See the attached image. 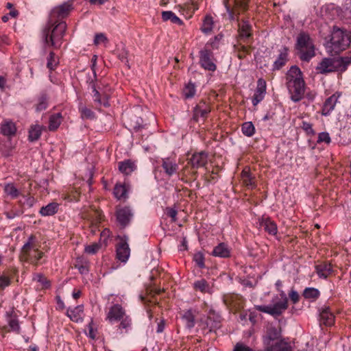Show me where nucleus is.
Returning a JSON list of instances; mask_svg holds the SVG:
<instances>
[{"label": "nucleus", "instance_id": "1", "mask_svg": "<svg viewBox=\"0 0 351 351\" xmlns=\"http://www.w3.org/2000/svg\"><path fill=\"white\" fill-rule=\"evenodd\" d=\"M249 0H223V4L230 21H236L238 23L239 36L245 41L253 36L252 26L249 18L239 19L241 12L248 10Z\"/></svg>", "mask_w": 351, "mask_h": 351}, {"label": "nucleus", "instance_id": "2", "mask_svg": "<svg viewBox=\"0 0 351 351\" xmlns=\"http://www.w3.org/2000/svg\"><path fill=\"white\" fill-rule=\"evenodd\" d=\"M285 78L291 99L294 102L301 101L304 95L305 82L300 69L298 66H291Z\"/></svg>", "mask_w": 351, "mask_h": 351}, {"label": "nucleus", "instance_id": "3", "mask_svg": "<svg viewBox=\"0 0 351 351\" xmlns=\"http://www.w3.org/2000/svg\"><path fill=\"white\" fill-rule=\"evenodd\" d=\"M66 29V23L65 21H58L56 23L50 24L49 20H48L42 32V37L45 43L54 49L60 48Z\"/></svg>", "mask_w": 351, "mask_h": 351}, {"label": "nucleus", "instance_id": "4", "mask_svg": "<svg viewBox=\"0 0 351 351\" xmlns=\"http://www.w3.org/2000/svg\"><path fill=\"white\" fill-rule=\"evenodd\" d=\"M351 64V56L324 58L315 67L316 73L327 75L335 72H345Z\"/></svg>", "mask_w": 351, "mask_h": 351}, {"label": "nucleus", "instance_id": "5", "mask_svg": "<svg viewBox=\"0 0 351 351\" xmlns=\"http://www.w3.org/2000/svg\"><path fill=\"white\" fill-rule=\"evenodd\" d=\"M295 49L300 59L303 62H308L315 56L313 41L309 34L304 32L298 35Z\"/></svg>", "mask_w": 351, "mask_h": 351}, {"label": "nucleus", "instance_id": "6", "mask_svg": "<svg viewBox=\"0 0 351 351\" xmlns=\"http://www.w3.org/2000/svg\"><path fill=\"white\" fill-rule=\"evenodd\" d=\"M351 43V36L346 29L333 26L328 47L331 52L339 53L346 50Z\"/></svg>", "mask_w": 351, "mask_h": 351}, {"label": "nucleus", "instance_id": "7", "mask_svg": "<svg viewBox=\"0 0 351 351\" xmlns=\"http://www.w3.org/2000/svg\"><path fill=\"white\" fill-rule=\"evenodd\" d=\"M280 295L282 299L281 301L277 302L273 305H257L255 306V308L274 317L280 315L288 307V299L284 291H281Z\"/></svg>", "mask_w": 351, "mask_h": 351}, {"label": "nucleus", "instance_id": "8", "mask_svg": "<svg viewBox=\"0 0 351 351\" xmlns=\"http://www.w3.org/2000/svg\"><path fill=\"white\" fill-rule=\"evenodd\" d=\"M34 241L35 237L34 235H31L28 238V241L25 243L22 248V252L23 254V258L29 261L30 263L37 265L39 263V261L42 258L43 256V253L40 252L38 249L34 250L32 253L31 250L34 248Z\"/></svg>", "mask_w": 351, "mask_h": 351}, {"label": "nucleus", "instance_id": "9", "mask_svg": "<svg viewBox=\"0 0 351 351\" xmlns=\"http://www.w3.org/2000/svg\"><path fill=\"white\" fill-rule=\"evenodd\" d=\"M216 61L210 48L204 47L199 51V64L205 71L215 72L217 69Z\"/></svg>", "mask_w": 351, "mask_h": 351}, {"label": "nucleus", "instance_id": "10", "mask_svg": "<svg viewBox=\"0 0 351 351\" xmlns=\"http://www.w3.org/2000/svg\"><path fill=\"white\" fill-rule=\"evenodd\" d=\"M73 8V2L70 1L53 8L49 18L50 24L64 21L63 19L69 15Z\"/></svg>", "mask_w": 351, "mask_h": 351}, {"label": "nucleus", "instance_id": "11", "mask_svg": "<svg viewBox=\"0 0 351 351\" xmlns=\"http://www.w3.org/2000/svg\"><path fill=\"white\" fill-rule=\"evenodd\" d=\"M119 240L117 245V258L121 262H126L130 256V250L128 243V237L125 235L117 238Z\"/></svg>", "mask_w": 351, "mask_h": 351}, {"label": "nucleus", "instance_id": "12", "mask_svg": "<svg viewBox=\"0 0 351 351\" xmlns=\"http://www.w3.org/2000/svg\"><path fill=\"white\" fill-rule=\"evenodd\" d=\"M115 215L117 221L121 228H125L130 223L133 217V213L128 206L118 207Z\"/></svg>", "mask_w": 351, "mask_h": 351}, {"label": "nucleus", "instance_id": "13", "mask_svg": "<svg viewBox=\"0 0 351 351\" xmlns=\"http://www.w3.org/2000/svg\"><path fill=\"white\" fill-rule=\"evenodd\" d=\"M125 124L130 130L135 132H140L146 125L141 117L133 113L128 114L125 119Z\"/></svg>", "mask_w": 351, "mask_h": 351}, {"label": "nucleus", "instance_id": "14", "mask_svg": "<svg viewBox=\"0 0 351 351\" xmlns=\"http://www.w3.org/2000/svg\"><path fill=\"white\" fill-rule=\"evenodd\" d=\"M289 48L285 45L278 50L279 54L272 65L273 71L280 70L286 65L289 61Z\"/></svg>", "mask_w": 351, "mask_h": 351}, {"label": "nucleus", "instance_id": "15", "mask_svg": "<svg viewBox=\"0 0 351 351\" xmlns=\"http://www.w3.org/2000/svg\"><path fill=\"white\" fill-rule=\"evenodd\" d=\"M109 237V230L105 229L101 233V238L99 242L93 243L91 245H86L84 249V252L88 254H95L101 247L102 245L105 246L107 245V240Z\"/></svg>", "mask_w": 351, "mask_h": 351}, {"label": "nucleus", "instance_id": "16", "mask_svg": "<svg viewBox=\"0 0 351 351\" xmlns=\"http://www.w3.org/2000/svg\"><path fill=\"white\" fill-rule=\"evenodd\" d=\"M341 95V93L340 92H335L325 100L322 108V114L323 116L330 114L331 112L335 109V105Z\"/></svg>", "mask_w": 351, "mask_h": 351}, {"label": "nucleus", "instance_id": "17", "mask_svg": "<svg viewBox=\"0 0 351 351\" xmlns=\"http://www.w3.org/2000/svg\"><path fill=\"white\" fill-rule=\"evenodd\" d=\"M266 94V82L260 78L257 81V86L252 99L253 106H257L262 101Z\"/></svg>", "mask_w": 351, "mask_h": 351}, {"label": "nucleus", "instance_id": "18", "mask_svg": "<svg viewBox=\"0 0 351 351\" xmlns=\"http://www.w3.org/2000/svg\"><path fill=\"white\" fill-rule=\"evenodd\" d=\"M125 311L118 304L112 305L107 314V319L109 322H118L125 315Z\"/></svg>", "mask_w": 351, "mask_h": 351}, {"label": "nucleus", "instance_id": "19", "mask_svg": "<svg viewBox=\"0 0 351 351\" xmlns=\"http://www.w3.org/2000/svg\"><path fill=\"white\" fill-rule=\"evenodd\" d=\"M340 11L341 8L334 3H326L324 5L320 10L322 16L330 20H332L335 16H338Z\"/></svg>", "mask_w": 351, "mask_h": 351}, {"label": "nucleus", "instance_id": "20", "mask_svg": "<svg viewBox=\"0 0 351 351\" xmlns=\"http://www.w3.org/2000/svg\"><path fill=\"white\" fill-rule=\"evenodd\" d=\"M319 322L321 325L323 324L326 326H330L334 324L335 316L329 307L324 306L322 308L319 313Z\"/></svg>", "mask_w": 351, "mask_h": 351}, {"label": "nucleus", "instance_id": "21", "mask_svg": "<svg viewBox=\"0 0 351 351\" xmlns=\"http://www.w3.org/2000/svg\"><path fill=\"white\" fill-rule=\"evenodd\" d=\"M265 351H291V347L284 341H272L265 345Z\"/></svg>", "mask_w": 351, "mask_h": 351}, {"label": "nucleus", "instance_id": "22", "mask_svg": "<svg viewBox=\"0 0 351 351\" xmlns=\"http://www.w3.org/2000/svg\"><path fill=\"white\" fill-rule=\"evenodd\" d=\"M206 324L210 331H213L221 326V317L213 311H210Z\"/></svg>", "mask_w": 351, "mask_h": 351}, {"label": "nucleus", "instance_id": "23", "mask_svg": "<svg viewBox=\"0 0 351 351\" xmlns=\"http://www.w3.org/2000/svg\"><path fill=\"white\" fill-rule=\"evenodd\" d=\"M118 169L124 175H130L136 169V165L132 160H125L118 163Z\"/></svg>", "mask_w": 351, "mask_h": 351}, {"label": "nucleus", "instance_id": "24", "mask_svg": "<svg viewBox=\"0 0 351 351\" xmlns=\"http://www.w3.org/2000/svg\"><path fill=\"white\" fill-rule=\"evenodd\" d=\"M193 289L196 291H199L202 293L211 294L213 293V287L205 279L202 278L196 280L193 283Z\"/></svg>", "mask_w": 351, "mask_h": 351}, {"label": "nucleus", "instance_id": "25", "mask_svg": "<svg viewBox=\"0 0 351 351\" xmlns=\"http://www.w3.org/2000/svg\"><path fill=\"white\" fill-rule=\"evenodd\" d=\"M212 254L220 258H228L230 256V249L227 244L220 243L214 247Z\"/></svg>", "mask_w": 351, "mask_h": 351}, {"label": "nucleus", "instance_id": "26", "mask_svg": "<svg viewBox=\"0 0 351 351\" xmlns=\"http://www.w3.org/2000/svg\"><path fill=\"white\" fill-rule=\"evenodd\" d=\"M260 226L269 234L275 235L277 233V226L269 218H263L260 221Z\"/></svg>", "mask_w": 351, "mask_h": 351}, {"label": "nucleus", "instance_id": "27", "mask_svg": "<svg viewBox=\"0 0 351 351\" xmlns=\"http://www.w3.org/2000/svg\"><path fill=\"white\" fill-rule=\"evenodd\" d=\"M315 267L317 275L323 278H326L332 271L331 265L328 263H322Z\"/></svg>", "mask_w": 351, "mask_h": 351}, {"label": "nucleus", "instance_id": "28", "mask_svg": "<svg viewBox=\"0 0 351 351\" xmlns=\"http://www.w3.org/2000/svg\"><path fill=\"white\" fill-rule=\"evenodd\" d=\"M59 208V204L56 202H51L45 206H43L40 210V214L42 216H52L57 213Z\"/></svg>", "mask_w": 351, "mask_h": 351}, {"label": "nucleus", "instance_id": "29", "mask_svg": "<svg viewBox=\"0 0 351 351\" xmlns=\"http://www.w3.org/2000/svg\"><path fill=\"white\" fill-rule=\"evenodd\" d=\"M241 180L243 184L249 188L255 187L254 178L250 173V169L245 167L241 172Z\"/></svg>", "mask_w": 351, "mask_h": 351}, {"label": "nucleus", "instance_id": "30", "mask_svg": "<svg viewBox=\"0 0 351 351\" xmlns=\"http://www.w3.org/2000/svg\"><path fill=\"white\" fill-rule=\"evenodd\" d=\"M62 114L60 112L50 116L48 126L49 131H56L59 128L62 122Z\"/></svg>", "mask_w": 351, "mask_h": 351}, {"label": "nucleus", "instance_id": "31", "mask_svg": "<svg viewBox=\"0 0 351 351\" xmlns=\"http://www.w3.org/2000/svg\"><path fill=\"white\" fill-rule=\"evenodd\" d=\"M162 19L163 21H170L172 23L178 25H182L183 24V21L172 11H163L162 12Z\"/></svg>", "mask_w": 351, "mask_h": 351}, {"label": "nucleus", "instance_id": "32", "mask_svg": "<svg viewBox=\"0 0 351 351\" xmlns=\"http://www.w3.org/2000/svg\"><path fill=\"white\" fill-rule=\"evenodd\" d=\"M162 167L165 169V171L169 176L175 173L178 169V165L176 162L173 161L170 158L163 160Z\"/></svg>", "mask_w": 351, "mask_h": 351}, {"label": "nucleus", "instance_id": "33", "mask_svg": "<svg viewBox=\"0 0 351 351\" xmlns=\"http://www.w3.org/2000/svg\"><path fill=\"white\" fill-rule=\"evenodd\" d=\"M1 132L4 136H13L16 132V128L12 121H6L1 125Z\"/></svg>", "mask_w": 351, "mask_h": 351}, {"label": "nucleus", "instance_id": "34", "mask_svg": "<svg viewBox=\"0 0 351 351\" xmlns=\"http://www.w3.org/2000/svg\"><path fill=\"white\" fill-rule=\"evenodd\" d=\"M206 156V155H191L189 158V163L195 168L204 166L207 161Z\"/></svg>", "mask_w": 351, "mask_h": 351}, {"label": "nucleus", "instance_id": "35", "mask_svg": "<svg viewBox=\"0 0 351 351\" xmlns=\"http://www.w3.org/2000/svg\"><path fill=\"white\" fill-rule=\"evenodd\" d=\"M48 99L49 97L47 94L45 92L41 93L38 97V103L36 105V110L37 112H40L45 110L48 106Z\"/></svg>", "mask_w": 351, "mask_h": 351}, {"label": "nucleus", "instance_id": "36", "mask_svg": "<svg viewBox=\"0 0 351 351\" xmlns=\"http://www.w3.org/2000/svg\"><path fill=\"white\" fill-rule=\"evenodd\" d=\"M42 129L39 125H32L29 130V140L30 141H37L42 134Z\"/></svg>", "mask_w": 351, "mask_h": 351}, {"label": "nucleus", "instance_id": "37", "mask_svg": "<svg viewBox=\"0 0 351 351\" xmlns=\"http://www.w3.org/2000/svg\"><path fill=\"white\" fill-rule=\"evenodd\" d=\"M278 337L279 332L278 330L273 326L269 327L267 330V335L264 338L265 345L274 341Z\"/></svg>", "mask_w": 351, "mask_h": 351}, {"label": "nucleus", "instance_id": "38", "mask_svg": "<svg viewBox=\"0 0 351 351\" xmlns=\"http://www.w3.org/2000/svg\"><path fill=\"white\" fill-rule=\"evenodd\" d=\"M320 295L319 291L315 288L308 287L306 288L302 293L304 298L315 301Z\"/></svg>", "mask_w": 351, "mask_h": 351}, {"label": "nucleus", "instance_id": "39", "mask_svg": "<svg viewBox=\"0 0 351 351\" xmlns=\"http://www.w3.org/2000/svg\"><path fill=\"white\" fill-rule=\"evenodd\" d=\"M79 111L81 114V117L83 119H94L95 118V112L90 108L80 104L79 106Z\"/></svg>", "mask_w": 351, "mask_h": 351}, {"label": "nucleus", "instance_id": "40", "mask_svg": "<svg viewBox=\"0 0 351 351\" xmlns=\"http://www.w3.org/2000/svg\"><path fill=\"white\" fill-rule=\"evenodd\" d=\"M127 189L125 186L121 184H117L114 188V196L119 199H125L127 198Z\"/></svg>", "mask_w": 351, "mask_h": 351}, {"label": "nucleus", "instance_id": "41", "mask_svg": "<svg viewBox=\"0 0 351 351\" xmlns=\"http://www.w3.org/2000/svg\"><path fill=\"white\" fill-rule=\"evenodd\" d=\"M210 112L206 111L205 109H197L196 107H194L193 110V118L192 119L195 122H198L199 118H202L204 120H205Z\"/></svg>", "mask_w": 351, "mask_h": 351}, {"label": "nucleus", "instance_id": "42", "mask_svg": "<svg viewBox=\"0 0 351 351\" xmlns=\"http://www.w3.org/2000/svg\"><path fill=\"white\" fill-rule=\"evenodd\" d=\"M234 49L237 51V56L239 59L242 60L246 57L247 55L250 53V47L243 45L238 46L234 45Z\"/></svg>", "mask_w": 351, "mask_h": 351}, {"label": "nucleus", "instance_id": "43", "mask_svg": "<svg viewBox=\"0 0 351 351\" xmlns=\"http://www.w3.org/2000/svg\"><path fill=\"white\" fill-rule=\"evenodd\" d=\"M223 36L221 34H217L213 38L210 39V40L206 44L204 47L210 48L213 49H218L219 47V42L222 39Z\"/></svg>", "mask_w": 351, "mask_h": 351}, {"label": "nucleus", "instance_id": "44", "mask_svg": "<svg viewBox=\"0 0 351 351\" xmlns=\"http://www.w3.org/2000/svg\"><path fill=\"white\" fill-rule=\"evenodd\" d=\"M182 318L185 320L188 328H191L195 326V316L191 310L185 311Z\"/></svg>", "mask_w": 351, "mask_h": 351}, {"label": "nucleus", "instance_id": "45", "mask_svg": "<svg viewBox=\"0 0 351 351\" xmlns=\"http://www.w3.org/2000/svg\"><path fill=\"white\" fill-rule=\"evenodd\" d=\"M241 130L246 136H252L255 132V128L252 122H245L242 124Z\"/></svg>", "mask_w": 351, "mask_h": 351}, {"label": "nucleus", "instance_id": "46", "mask_svg": "<svg viewBox=\"0 0 351 351\" xmlns=\"http://www.w3.org/2000/svg\"><path fill=\"white\" fill-rule=\"evenodd\" d=\"M184 95L186 99H190L195 95V86L193 83L189 82L184 88Z\"/></svg>", "mask_w": 351, "mask_h": 351}, {"label": "nucleus", "instance_id": "47", "mask_svg": "<svg viewBox=\"0 0 351 351\" xmlns=\"http://www.w3.org/2000/svg\"><path fill=\"white\" fill-rule=\"evenodd\" d=\"M82 306H78L73 310H68L67 315L71 320L77 322L80 318V313H82Z\"/></svg>", "mask_w": 351, "mask_h": 351}, {"label": "nucleus", "instance_id": "48", "mask_svg": "<svg viewBox=\"0 0 351 351\" xmlns=\"http://www.w3.org/2000/svg\"><path fill=\"white\" fill-rule=\"evenodd\" d=\"M213 23L212 17L206 16L201 27L202 32L205 34L210 33L213 29Z\"/></svg>", "mask_w": 351, "mask_h": 351}, {"label": "nucleus", "instance_id": "49", "mask_svg": "<svg viewBox=\"0 0 351 351\" xmlns=\"http://www.w3.org/2000/svg\"><path fill=\"white\" fill-rule=\"evenodd\" d=\"M5 193L12 198H16L19 195L18 189L13 184H8L4 187Z\"/></svg>", "mask_w": 351, "mask_h": 351}, {"label": "nucleus", "instance_id": "50", "mask_svg": "<svg viewBox=\"0 0 351 351\" xmlns=\"http://www.w3.org/2000/svg\"><path fill=\"white\" fill-rule=\"evenodd\" d=\"M34 280L38 282L41 289H47L50 286L49 281L42 274H38L34 278Z\"/></svg>", "mask_w": 351, "mask_h": 351}, {"label": "nucleus", "instance_id": "51", "mask_svg": "<svg viewBox=\"0 0 351 351\" xmlns=\"http://www.w3.org/2000/svg\"><path fill=\"white\" fill-rule=\"evenodd\" d=\"M90 86L93 93L94 101L98 103L99 105H101L102 102L101 99V95L98 90L97 89V86L95 83V80H92L90 82Z\"/></svg>", "mask_w": 351, "mask_h": 351}, {"label": "nucleus", "instance_id": "52", "mask_svg": "<svg viewBox=\"0 0 351 351\" xmlns=\"http://www.w3.org/2000/svg\"><path fill=\"white\" fill-rule=\"evenodd\" d=\"M128 51L125 48H122L120 51H119L117 57L122 62L125 63L128 69H130V66L128 61Z\"/></svg>", "mask_w": 351, "mask_h": 351}, {"label": "nucleus", "instance_id": "53", "mask_svg": "<svg viewBox=\"0 0 351 351\" xmlns=\"http://www.w3.org/2000/svg\"><path fill=\"white\" fill-rule=\"evenodd\" d=\"M55 53L51 51L47 58V67L49 69V71L55 70L58 65V62L55 60Z\"/></svg>", "mask_w": 351, "mask_h": 351}, {"label": "nucleus", "instance_id": "54", "mask_svg": "<svg viewBox=\"0 0 351 351\" xmlns=\"http://www.w3.org/2000/svg\"><path fill=\"white\" fill-rule=\"evenodd\" d=\"M8 326L9 329L8 331H13L16 332V333L19 332L20 330V326L19 324L18 319L14 317H10L8 320Z\"/></svg>", "mask_w": 351, "mask_h": 351}, {"label": "nucleus", "instance_id": "55", "mask_svg": "<svg viewBox=\"0 0 351 351\" xmlns=\"http://www.w3.org/2000/svg\"><path fill=\"white\" fill-rule=\"evenodd\" d=\"M121 322L120 323V325H119V329L121 330V329H125V331L128 330V329L129 328H130L131 326V324H132V320H131V318L128 316V315H125L121 320H119Z\"/></svg>", "mask_w": 351, "mask_h": 351}, {"label": "nucleus", "instance_id": "56", "mask_svg": "<svg viewBox=\"0 0 351 351\" xmlns=\"http://www.w3.org/2000/svg\"><path fill=\"white\" fill-rule=\"evenodd\" d=\"M193 261L199 267L204 268L205 267L204 257L202 252H199L195 253L193 256Z\"/></svg>", "mask_w": 351, "mask_h": 351}, {"label": "nucleus", "instance_id": "57", "mask_svg": "<svg viewBox=\"0 0 351 351\" xmlns=\"http://www.w3.org/2000/svg\"><path fill=\"white\" fill-rule=\"evenodd\" d=\"M301 128L304 130L308 135H313L315 134V132L313 129V125L310 123L302 121Z\"/></svg>", "mask_w": 351, "mask_h": 351}, {"label": "nucleus", "instance_id": "58", "mask_svg": "<svg viewBox=\"0 0 351 351\" xmlns=\"http://www.w3.org/2000/svg\"><path fill=\"white\" fill-rule=\"evenodd\" d=\"M317 143H326L328 144L330 143V137L328 132H321L318 135Z\"/></svg>", "mask_w": 351, "mask_h": 351}, {"label": "nucleus", "instance_id": "59", "mask_svg": "<svg viewBox=\"0 0 351 351\" xmlns=\"http://www.w3.org/2000/svg\"><path fill=\"white\" fill-rule=\"evenodd\" d=\"M11 280L7 276L2 275L0 276V289L3 290L5 287H8L10 285Z\"/></svg>", "mask_w": 351, "mask_h": 351}, {"label": "nucleus", "instance_id": "60", "mask_svg": "<svg viewBox=\"0 0 351 351\" xmlns=\"http://www.w3.org/2000/svg\"><path fill=\"white\" fill-rule=\"evenodd\" d=\"M195 107H196L197 109H205L208 112L211 111L209 104L206 103L204 100H201Z\"/></svg>", "mask_w": 351, "mask_h": 351}, {"label": "nucleus", "instance_id": "61", "mask_svg": "<svg viewBox=\"0 0 351 351\" xmlns=\"http://www.w3.org/2000/svg\"><path fill=\"white\" fill-rule=\"evenodd\" d=\"M106 40H107V38L106 37V36L102 33H99V34H97L95 35V39H94V43H95V45H99L101 43L105 42Z\"/></svg>", "mask_w": 351, "mask_h": 351}, {"label": "nucleus", "instance_id": "62", "mask_svg": "<svg viewBox=\"0 0 351 351\" xmlns=\"http://www.w3.org/2000/svg\"><path fill=\"white\" fill-rule=\"evenodd\" d=\"M289 296L290 300L293 302V304H296L297 302H298L299 299H300V295L296 291L292 289L290 291V293H289Z\"/></svg>", "mask_w": 351, "mask_h": 351}, {"label": "nucleus", "instance_id": "63", "mask_svg": "<svg viewBox=\"0 0 351 351\" xmlns=\"http://www.w3.org/2000/svg\"><path fill=\"white\" fill-rule=\"evenodd\" d=\"M167 215L172 219L173 221H176L177 210L173 208H167L166 210Z\"/></svg>", "mask_w": 351, "mask_h": 351}, {"label": "nucleus", "instance_id": "64", "mask_svg": "<svg viewBox=\"0 0 351 351\" xmlns=\"http://www.w3.org/2000/svg\"><path fill=\"white\" fill-rule=\"evenodd\" d=\"M233 351H252V350L242 343H238L235 346Z\"/></svg>", "mask_w": 351, "mask_h": 351}]
</instances>
